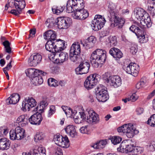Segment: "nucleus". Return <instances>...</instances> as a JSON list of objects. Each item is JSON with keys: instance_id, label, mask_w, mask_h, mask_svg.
Instances as JSON below:
<instances>
[{"instance_id": "obj_39", "label": "nucleus", "mask_w": 155, "mask_h": 155, "mask_svg": "<svg viewBox=\"0 0 155 155\" xmlns=\"http://www.w3.org/2000/svg\"><path fill=\"white\" fill-rule=\"evenodd\" d=\"M62 136L60 134H56L54 136V140L55 144L60 147L61 145V141L62 140Z\"/></svg>"}, {"instance_id": "obj_45", "label": "nucleus", "mask_w": 155, "mask_h": 155, "mask_svg": "<svg viewBox=\"0 0 155 155\" xmlns=\"http://www.w3.org/2000/svg\"><path fill=\"white\" fill-rule=\"evenodd\" d=\"M147 124L152 127H155V114L152 115L149 118Z\"/></svg>"}, {"instance_id": "obj_40", "label": "nucleus", "mask_w": 155, "mask_h": 155, "mask_svg": "<svg viewBox=\"0 0 155 155\" xmlns=\"http://www.w3.org/2000/svg\"><path fill=\"white\" fill-rule=\"evenodd\" d=\"M142 147L138 146H134L131 155H137L143 152Z\"/></svg>"}, {"instance_id": "obj_43", "label": "nucleus", "mask_w": 155, "mask_h": 155, "mask_svg": "<svg viewBox=\"0 0 155 155\" xmlns=\"http://www.w3.org/2000/svg\"><path fill=\"white\" fill-rule=\"evenodd\" d=\"M61 145L60 146V147L64 148H67L69 147V141L67 136L65 137V138L64 139V141L63 142H61Z\"/></svg>"}, {"instance_id": "obj_13", "label": "nucleus", "mask_w": 155, "mask_h": 155, "mask_svg": "<svg viewBox=\"0 0 155 155\" xmlns=\"http://www.w3.org/2000/svg\"><path fill=\"white\" fill-rule=\"evenodd\" d=\"M56 21L59 28L60 29H66L68 28L71 23V20L69 17L58 18Z\"/></svg>"}, {"instance_id": "obj_48", "label": "nucleus", "mask_w": 155, "mask_h": 155, "mask_svg": "<svg viewBox=\"0 0 155 155\" xmlns=\"http://www.w3.org/2000/svg\"><path fill=\"white\" fill-rule=\"evenodd\" d=\"M152 3L150 6H148V10L150 11V13L154 15H155V3L152 1Z\"/></svg>"}, {"instance_id": "obj_11", "label": "nucleus", "mask_w": 155, "mask_h": 155, "mask_svg": "<svg viewBox=\"0 0 155 155\" xmlns=\"http://www.w3.org/2000/svg\"><path fill=\"white\" fill-rule=\"evenodd\" d=\"M124 70L128 74L136 77L140 70L139 65L135 63H131L126 67L124 68Z\"/></svg>"}, {"instance_id": "obj_62", "label": "nucleus", "mask_w": 155, "mask_h": 155, "mask_svg": "<svg viewBox=\"0 0 155 155\" xmlns=\"http://www.w3.org/2000/svg\"><path fill=\"white\" fill-rule=\"evenodd\" d=\"M143 111V109L141 107H138L136 109V112L138 115H140L142 114Z\"/></svg>"}, {"instance_id": "obj_17", "label": "nucleus", "mask_w": 155, "mask_h": 155, "mask_svg": "<svg viewBox=\"0 0 155 155\" xmlns=\"http://www.w3.org/2000/svg\"><path fill=\"white\" fill-rule=\"evenodd\" d=\"M96 41V38L93 36H91L85 40L83 43L81 41L80 43L82 45L83 47L86 49H90L92 48Z\"/></svg>"}, {"instance_id": "obj_34", "label": "nucleus", "mask_w": 155, "mask_h": 155, "mask_svg": "<svg viewBox=\"0 0 155 155\" xmlns=\"http://www.w3.org/2000/svg\"><path fill=\"white\" fill-rule=\"evenodd\" d=\"M107 143L106 140H102L97 142L92 147L96 149H102L105 147Z\"/></svg>"}, {"instance_id": "obj_32", "label": "nucleus", "mask_w": 155, "mask_h": 155, "mask_svg": "<svg viewBox=\"0 0 155 155\" xmlns=\"http://www.w3.org/2000/svg\"><path fill=\"white\" fill-rule=\"evenodd\" d=\"M80 117H79L75 115L74 116V120L76 123H82V120H85L86 115L83 112L80 113Z\"/></svg>"}, {"instance_id": "obj_16", "label": "nucleus", "mask_w": 155, "mask_h": 155, "mask_svg": "<svg viewBox=\"0 0 155 155\" xmlns=\"http://www.w3.org/2000/svg\"><path fill=\"white\" fill-rule=\"evenodd\" d=\"M39 113L37 112L34 114L29 118V121L32 124L39 125L42 119L41 115Z\"/></svg>"}, {"instance_id": "obj_54", "label": "nucleus", "mask_w": 155, "mask_h": 155, "mask_svg": "<svg viewBox=\"0 0 155 155\" xmlns=\"http://www.w3.org/2000/svg\"><path fill=\"white\" fill-rule=\"evenodd\" d=\"M66 113L65 114L67 115H71L73 116L74 115H75V114H77L76 111L74 110L73 111V110L70 107H68V109L67 110Z\"/></svg>"}, {"instance_id": "obj_29", "label": "nucleus", "mask_w": 155, "mask_h": 155, "mask_svg": "<svg viewBox=\"0 0 155 155\" xmlns=\"http://www.w3.org/2000/svg\"><path fill=\"white\" fill-rule=\"evenodd\" d=\"M108 11L111 17L115 15H119V12L116 9V6L113 3H109L108 5Z\"/></svg>"}, {"instance_id": "obj_41", "label": "nucleus", "mask_w": 155, "mask_h": 155, "mask_svg": "<svg viewBox=\"0 0 155 155\" xmlns=\"http://www.w3.org/2000/svg\"><path fill=\"white\" fill-rule=\"evenodd\" d=\"M25 101L27 102L31 108L35 106L36 105V102L34 99L32 97L28 98V99H25Z\"/></svg>"}, {"instance_id": "obj_26", "label": "nucleus", "mask_w": 155, "mask_h": 155, "mask_svg": "<svg viewBox=\"0 0 155 155\" xmlns=\"http://www.w3.org/2000/svg\"><path fill=\"white\" fill-rule=\"evenodd\" d=\"M55 54V55L59 56L58 59L60 63H63L67 61L68 59V54L65 52L58 51V52H56Z\"/></svg>"}, {"instance_id": "obj_24", "label": "nucleus", "mask_w": 155, "mask_h": 155, "mask_svg": "<svg viewBox=\"0 0 155 155\" xmlns=\"http://www.w3.org/2000/svg\"><path fill=\"white\" fill-rule=\"evenodd\" d=\"M56 34L55 32L53 30H49L46 32L44 35V38L45 39L55 41L56 39Z\"/></svg>"}, {"instance_id": "obj_9", "label": "nucleus", "mask_w": 155, "mask_h": 155, "mask_svg": "<svg viewBox=\"0 0 155 155\" xmlns=\"http://www.w3.org/2000/svg\"><path fill=\"white\" fill-rule=\"evenodd\" d=\"M16 2V9L12 10L9 12L16 16H18L21 13L25 8L26 3L24 0H15Z\"/></svg>"}, {"instance_id": "obj_55", "label": "nucleus", "mask_w": 155, "mask_h": 155, "mask_svg": "<svg viewBox=\"0 0 155 155\" xmlns=\"http://www.w3.org/2000/svg\"><path fill=\"white\" fill-rule=\"evenodd\" d=\"M44 136L42 133H37L35 137V140H41L44 138Z\"/></svg>"}, {"instance_id": "obj_63", "label": "nucleus", "mask_w": 155, "mask_h": 155, "mask_svg": "<svg viewBox=\"0 0 155 155\" xmlns=\"http://www.w3.org/2000/svg\"><path fill=\"white\" fill-rule=\"evenodd\" d=\"M36 33V30L35 29H31L30 31V36L32 38L35 36V34Z\"/></svg>"}, {"instance_id": "obj_50", "label": "nucleus", "mask_w": 155, "mask_h": 155, "mask_svg": "<svg viewBox=\"0 0 155 155\" xmlns=\"http://www.w3.org/2000/svg\"><path fill=\"white\" fill-rule=\"evenodd\" d=\"M123 56V54L121 51L119 49H118L116 53L115 54H113V57L116 58V59H119L121 58Z\"/></svg>"}, {"instance_id": "obj_58", "label": "nucleus", "mask_w": 155, "mask_h": 155, "mask_svg": "<svg viewBox=\"0 0 155 155\" xmlns=\"http://www.w3.org/2000/svg\"><path fill=\"white\" fill-rule=\"evenodd\" d=\"M138 98V96L136 93H134L130 97V100L132 102L135 101Z\"/></svg>"}, {"instance_id": "obj_2", "label": "nucleus", "mask_w": 155, "mask_h": 155, "mask_svg": "<svg viewBox=\"0 0 155 155\" xmlns=\"http://www.w3.org/2000/svg\"><path fill=\"white\" fill-rule=\"evenodd\" d=\"M117 130L119 133H123L126 135L128 138L133 137L134 134L139 133L138 130L134 127V125L131 124H124L118 127Z\"/></svg>"}, {"instance_id": "obj_12", "label": "nucleus", "mask_w": 155, "mask_h": 155, "mask_svg": "<svg viewBox=\"0 0 155 155\" xmlns=\"http://www.w3.org/2000/svg\"><path fill=\"white\" fill-rule=\"evenodd\" d=\"M86 114L87 118L85 120L88 123L95 124L99 122V116L93 110H89L87 111Z\"/></svg>"}, {"instance_id": "obj_21", "label": "nucleus", "mask_w": 155, "mask_h": 155, "mask_svg": "<svg viewBox=\"0 0 155 155\" xmlns=\"http://www.w3.org/2000/svg\"><path fill=\"white\" fill-rule=\"evenodd\" d=\"M134 146L132 145H126L122 142L120 145V150L122 152H125L129 154L132 155Z\"/></svg>"}, {"instance_id": "obj_59", "label": "nucleus", "mask_w": 155, "mask_h": 155, "mask_svg": "<svg viewBox=\"0 0 155 155\" xmlns=\"http://www.w3.org/2000/svg\"><path fill=\"white\" fill-rule=\"evenodd\" d=\"M56 155H63L62 150L60 148H57L55 150V153Z\"/></svg>"}, {"instance_id": "obj_22", "label": "nucleus", "mask_w": 155, "mask_h": 155, "mask_svg": "<svg viewBox=\"0 0 155 155\" xmlns=\"http://www.w3.org/2000/svg\"><path fill=\"white\" fill-rule=\"evenodd\" d=\"M55 43L56 52L62 51L66 47L67 44H65V41L60 39H56Z\"/></svg>"}, {"instance_id": "obj_4", "label": "nucleus", "mask_w": 155, "mask_h": 155, "mask_svg": "<svg viewBox=\"0 0 155 155\" xmlns=\"http://www.w3.org/2000/svg\"><path fill=\"white\" fill-rule=\"evenodd\" d=\"M102 78L105 82L114 87H117L120 86L122 84L121 80L119 76H110L108 72L102 75Z\"/></svg>"}, {"instance_id": "obj_30", "label": "nucleus", "mask_w": 155, "mask_h": 155, "mask_svg": "<svg viewBox=\"0 0 155 155\" xmlns=\"http://www.w3.org/2000/svg\"><path fill=\"white\" fill-rule=\"evenodd\" d=\"M11 142L5 138L0 139V150H4L8 149L10 147Z\"/></svg>"}, {"instance_id": "obj_42", "label": "nucleus", "mask_w": 155, "mask_h": 155, "mask_svg": "<svg viewBox=\"0 0 155 155\" xmlns=\"http://www.w3.org/2000/svg\"><path fill=\"white\" fill-rule=\"evenodd\" d=\"M48 85L50 86L56 87L58 85V81L53 78H50L48 80Z\"/></svg>"}, {"instance_id": "obj_23", "label": "nucleus", "mask_w": 155, "mask_h": 155, "mask_svg": "<svg viewBox=\"0 0 155 155\" xmlns=\"http://www.w3.org/2000/svg\"><path fill=\"white\" fill-rule=\"evenodd\" d=\"M147 13L143 9L141 8H137L135 9L134 11V15L136 18L140 21L142 20L144 16V15Z\"/></svg>"}, {"instance_id": "obj_5", "label": "nucleus", "mask_w": 155, "mask_h": 155, "mask_svg": "<svg viewBox=\"0 0 155 155\" xmlns=\"http://www.w3.org/2000/svg\"><path fill=\"white\" fill-rule=\"evenodd\" d=\"M100 79V76L96 74H91L87 77L84 83L85 87L87 90L94 88Z\"/></svg>"}, {"instance_id": "obj_33", "label": "nucleus", "mask_w": 155, "mask_h": 155, "mask_svg": "<svg viewBox=\"0 0 155 155\" xmlns=\"http://www.w3.org/2000/svg\"><path fill=\"white\" fill-rule=\"evenodd\" d=\"M151 21L150 16L147 13L144 15L143 18H142L140 23L142 25L145 26V25L147 26L148 24L150 23Z\"/></svg>"}, {"instance_id": "obj_3", "label": "nucleus", "mask_w": 155, "mask_h": 155, "mask_svg": "<svg viewBox=\"0 0 155 155\" xmlns=\"http://www.w3.org/2000/svg\"><path fill=\"white\" fill-rule=\"evenodd\" d=\"M84 7L83 0H68L67 3L66 11L71 13L75 10L84 9Z\"/></svg>"}, {"instance_id": "obj_1", "label": "nucleus", "mask_w": 155, "mask_h": 155, "mask_svg": "<svg viewBox=\"0 0 155 155\" xmlns=\"http://www.w3.org/2000/svg\"><path fill=\"white\" fill-rule=\"evenodd\" d=\"M106 52L101 49H97L91 54L90 58L91 64L95 67H98L100 64H103L105 61Z\"/></svg>"}, {"instance_id": "obj_8", "label": "nucleus", "mask_w": 155, "mask_h": 155, "mask_svg": "<svg viewBox=\"0 0 155 155\" xmlns=\"http://www.w3.org/2000/svg\"><path fill=\"white\" fill-rule=\"evenodd\" d=\"M106 21L104 18L99 15H96L92 21L91 26L93 30L97 31L104 26Z\"/></svg>"}, {"instance_id": "obj_38", "label": "nucleus", "mask_w": 155, "mask_h": 155, "mask_svg": "<svg viewBox=\"0 0 155 155\" xmlns=\"http://www.w3.org/2000/svg\"><path fill=\"white\" fill-rule=\"evenodd\" d=\"M108 44L111 46H115L117 43V38L115 36H110L108 38Z\"/></svg>"}, {"instance_id": "obj_37", "label": "nucleus", "mask_w": 155, "mask_h": 155, "mask_svg": "<svg viewBox=\"0 0 155 155\" xmlns=\"http://www.w3.org/2000/svg\"><path fill=\"white\" fill-rule=\"evenodd\" d=\"M48 105V104L46 101H42L40 102L39 106L37 107L35 110L42 113L43 111L44 108L47 106Z\"/></svg>"}, {"instance_id": "obj_35", "label": "nucleus", "mask_w": 155, "mask_h": 155, "mask_svg": "<svg viewBox=\"0 0 155 155\" xmlns=\"http://www.w3.org/2000/svg\"><path fill=\"white\" fill-rule=\"evenodd\" d=\"M64 9V6H53L52 7V10L54 14L58 15L60 13L63 12Z\"/></svg>"}, {"instance_id": "obj_10", "label": "nucleus", "mask_w": 155, "mask_h": 155, "mask_svg": "<svg viewBox=\"0 0 155 155\" xmlns=\"http://www.w3.org/2000/svg\"><path fill=\"white\" fill-rule=\"evenodd\" d=\"M90 66V64L88 62L84 61L81 62L78 67L75 69L77 74H82L87 73Z\"/></svg>"}, {"instance_id": "obj_52", "label": "nucleus", "mask_w": 155, "mask_h": 155, "mask_svg": "<svg viewBox=\"0 0 155 155\" xmlns=\"http://www.w3.org/2000/svg\"><path fill=\"white\" fill-rule=\"evenodd\" d=\"M55 108L54 106L52 105L50 107V110L48 111V117H51L55 112Z\"/></svg>"}, {"instance_id": "obj_18", "label": "nucleus", "mask_w": 155, "mask_h": 155, "mask_svg": "<svg viewBox=\"0 0 155 155\" xmlns=\"http://www.w3.org/2000/svg\"><path fill=\"white\" fill-rule=\"evenodd\" d=\"M42 60V56L39 53H35L29 58L28 62L32 66H35L39 64Z\"/></svg>"}, {"instance_id": "obj_46", "label": "nucleus", "mask_w": 155, "mask_h": 155, "mask_svg": "<svg viewBox=\"0 0 155 155\" xmlns=\"http://www.w3.org/2000/svg\"><path fill=\"white\" fill-rule=\"evenodd\" d=\"M22 107L21 109L24 111H29L30 109L31 108V107L29 105L26 101H23L22 103Z\"/></svg>"}, {"instance_id": "obj_31", "label": "nucleus", "mask_w": 155, "mask_h": 155, "mask_svg": "<svg viewBox=\"0 0 155 155\" xmlns=\"http://www.w3.org/2000/svg\"><path fill=\"white\" fill-rule=\"evenodd\" d=\"M55 41L48 40L47 42L45 45V48L46 49L50 52H55Z\"/></svg>"}, {"instance_id": "obj_15", "label": "nucleus", "mask_w": 155, "mask_h": 155, "mask_svg": "<svg viewBox=\"0 0 155 155\" xmlns=\"http://www.w3.org/2000/svg\"><path fill=\"white\" fill-rule=\"evenodd\" d=\"M119 15H115L111 17L114 20V23L111 25L114 27H117V28H121L123 26L125 22V19L122 17H119Z\"/></svg>"}, {"instance_id": "obj_14", "label": "nucleus", "mask_w": 155, "mask_h": 155, "mask_svg": "<svg viewBox=\"0 0 155 155\" xmlns=\"http://www.w3.org/2000/svg\"><path fill=\"white\" fill-rule=\"evenodd\" d=\"M72 13V17L77 19L84 20L89 15L88 12L84 9L75 10Z\"/></svg>"}, {"instance_id": "obj_64", "label": "nucleus", "mask_w": 155, "mask_h": 155, "mask_svg": "<svg viewBox=\"0 0 155 155\" xmlns=\"http://www.w3.org/2000/svg\"><path fill=\"white\" fill-rule=\"evenodd\" d=\"M137 28V27L134 25H132L130 28V30L132 32L135 33L136 30Z\"/></svg>"}, {"instance_id": "obj_47", "label": "nucleus", "mask_w": 155, "mask_h": 155, "mask_svg": "<svg viewBox=\"0 0 155 155\" xmlns=\"http://www.w3.org/2000/svg\"><path fill=\"white\" fill-rule=\"evenodd\" d=\"M137 51V45L134 44H131L130 48V52L133 54H135Z\"/></svg>"}, {"instance_id": "obj_27", "label": "nucleus", "mask_w": 155, "mask_h": 155, "mask_svg": "<svg viewBox=\"0 0 155 155\" xmlns=\"http://www.w3.org/2000/svg\"><path fill=\"white\" fill-rule=\"evenodd\" d=\"M28 119L25 115H22L18 117L16 123L19 125L24 127L27 124Z\"/></svg>"}, {"instance_id": "obj_61", "label": "nucleus", "mask_w": 155, "mask_h": 155, "mask_svg": "<svg viewBox=\"0 0 155 155\" xmlns=\"http://www.w3.org/2000/svg\"><path fill=\"white\" fill-rule=\"evenodd\" d=\"M134 33L137 36L139 37L142 34V31L137 27V28L136 29Z\"/></svg>"}, {"instance_id": "obj_6", "label": "nucleus", "mask_w": 155, "mask_h": 155, "mask_svg": "<svg viewBox=\"0 0 155 155\" xmlns=\"http://www.w3.org/2000/svg\"><path fill=\"white\" fill-rule=\"evenodd\" d=\"M96 97L99 101L104 102L108 99L109 96L106 87L103 85H99L96 90Z\"/></svg>"}, {"instance_id": "obj_44", "label": "nucleus", "mask_w": 155, "mask_h": 155, "mask_svg": "<svg viewBox=\"0 0 155 155\" xmlns=\"http://www.w3.org/2000/svg\"><path fill=\"white\" fill-rule=\"evenodd\" d=\"M138 37L139 38V41L140 43H145L147 42L148 40V37L147 35L143 34Z\"/></svg>"}, {"instance_id": "obj_53", "label": "nucleus", "mask_w": 155, "mask_h": 155, "mask_svg": "<svg viewBox=\"0 0 155 155\" xmlns=\"http://www.w3.org/2000/svg\"><path fill=\"white\" fill-rule=\"evenodd\" d=\"M80 132L82 134H88L89 129L87 126L82 127L80 129Z\"/></svg>"}, {"instance_id": "obj_51", "label": "nucleus", "mask_w": 155, "mask_h": 155, "mask_svg": "<svg viewBox=\"0 0 155 155\" xmlns=\"http://www.w3.org/2000/svg\"><path fill=\"white\" fill-rule=\"evenodd\" d=\"M79 54H73V53H70V60L74 62H75L78 60V56Z\"/></svg>"}, {"instance_id": "obj_19", "label": "nucleus", "mask_w": 155, "mask_h": 155, "mask_svg": "<svg viewBox=\"0 0 155 155\" xmlns=\"http://www.w3.org/2000/svg\"><path fill=\"white\" fill-rule=\"evenodd\" d=\"M25 72L27 76H28L32 79V78H34L40 74H43V75H45L46 74L45 72L42 71L32 68L28 69Z\"/></svg>"}, {"instance_id": "obj_36", "label": "nucleus", "mask_w": 155, "mask_h": 155, "mask_svg": "<svg viewBox=\"0 0 155 155\" xmlns=\"http://www.w3.org/2000/svg\"><path fill=\"white\" fill-rule=\"evenodd\" d=\"M41 74L44 75L43 74H40L34 78H32V81L35 85L41 84L43 82V79Z\"/></svg>"}, {"instance_id": "obj_28", "label": "nucleus", "mask_w": 155, "mask_h": 155, "mask_svg": "<svg viewBox=\"0 0 155 155\" xmlns=\"http://www.w3.org/2000/svg\"><path fill=\"white\" fill-rule=\"evenodd\" d=\"M81 50L79 43L78 42H75L71 46L70 53L79 54L81 52Z\"/></svg>"}, {"instance_id": "obj_7", "label": "nucleus", "mask_w": 155, "mask_h": 155, "mask_svg": "<svg viewBox=\"0 0 155 155\" xmlns=\"http://www.w3.org/2000/svg\"><path fill=\"white\" fill-rule=\"evenodd\" d=\"M9 134L10 138L11 140H21L25 137V131L24 129L18 126L15 130H11Z\"/></svg>"}, {"instance_id": "obj_49", "label": "nucleus", "mask_w": 155, "mask_h": 155, "mask_svg": "<svg viewBox=\"0 0 155 155\" xmlns=\"http://www.w3.org/2000/svg\"><path fill=\"white\" fill-rule=\"evenodd\" d=\"M122 138L120 137H114L111 139V141L114 144H116L119 143L122 140Z\"/></svg>"}, {"instance_id": "obj_20", "label": "nucleus", "mask_w": 155, "mask_h": 155, "mask_svg": "<svg viewBox=\"0 0 155 155\" xmlns=\"http://www.w3.org/2000/svg\"><path fill=\"white\" fill-rule=\"evenodd\" d=\"M67 134L70 137H75L77 135L76 127L73 125H68L64 128Z\"/></svg>"}, {"instance_id": "obj_25", "label": "nucleus", "mask_w": 155, "mask_h": 155, "mask_svg": "<svg viewBox=\"0 0 155 155\" xmlns=\"http://www.w3.org/2000/svg\"><path fill=\"white\" fill-rule=\"evenodd\" d=\"M20 97L18 94H13L7 100L9 104H15L20 99Z\"/></svg>"}, {"instance_id": "obj_57", "label": "nucleus", "mask_w": 155, "mask_h": 155, "mask_svg": "<svg viewBox=\"0 0 155 155\" xmlns=\"http://www.w3.org/2000/svg\"><path fill=\"white\" fill-rule=\"evenodd\" d=\"M16 1L15 0H8V3L9 6L10 7H14L15 8Z\"/></svg>"}, {"instance_id": "obj_56", "label": "nucleus", "mask_w": 155, "mask_h": 155, "mask_svg": "<svg viewBox=\"0 0 155 155\" xmlns=\"http://www.w3.org/2000/svg\"><path fill=\"white\" fill-rule=\"evenodd\" d=\"M145 85V83L144 81H140L138 82L136 85V88L137 89H140L143 87Z\"/></svg>"}, {"instance_id": "obj_60", "label": "nucleus", "mask_w": 155, "mask_h": 155, "mask_svg": "<svg viewBox=\"0 0 155 155\" xmlns=\"http://www.w3.org/2000/svg\"><path fill=\"white\" fill-rule=\"evenodd\" d=\"M118 49V48H111L109 51L110 54L112 56H113V54H116V51H117Z\"/></svg>"}]
</instances>
